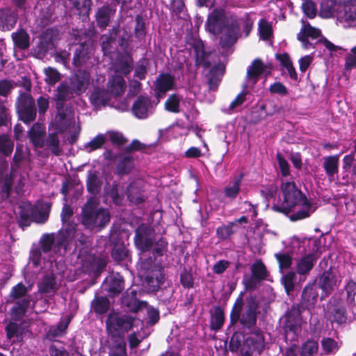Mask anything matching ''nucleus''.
<instances>
[{
  "label": "nucleus",
  "instance_id": "obj_1",
  "mask_svg": "<svg viewBox=\"0 0 356 356\" xmlns=\"http://www.w3.org/2000/svg\"><path fill=\"white\" fill-rule=\"evenodd\" d=\"M282 198H277V188L269 186L260 191L267 206L272 201V209L289 217L291 221H297L310 216L316 208L307 196L297 187L293 181L282 182Z\"/></svg>",
  "mask_w": 356,
  "mask_h": 356
},
{
  "label": "nucleus",
  "instance_id": "obj_2",
  "mask_svg": "<svg viewBox=\"0 0 356 356\" xmlns=\"http://www.w3.org/2000/svg\"><path fill=\"white\" fill-rule=\"evenodd\" d=\"M259 314L257 296L250 294L244 299L241 292L232 307L229 328L233 327V334H261L255 330Z\"/></svg>",
  "mask_w": 356,
  "mask_h": 356
},
{
  "label": "nucleus",
  "instance_id": "obj_3",
  "mask_svg": "<svg viewBox=\"0 0 356 356\" xmlns=\"http://www.w3.org/2000/svg\"><path fill=\"white\" fill-rule=\"evenodd\" d=\"M97 204L96 197H90L82 208L81 222L87 229L101 230L111 220L109 211Z\"/></svg>",
  "mask_w": 356,
  "mask_h": 356
},
{
  "label": "nucleus",
  "instance_id": "obj_4",
  "mask_svg": "<svg viewBox=\"0 0 356 356\" xmlns=\"http://www.w3.org/2000/svg\"><path fill=\"white\" fill-rule=\"evenodd\" d=\"M140 269L144 270L143 286L147 293L157 292L165 281L164 269L152 257L141 258Z\"/></svg>",
  "mask_w": 356,
  "mask_h": 356
},
{
  "label": "nucleus",
  "instance_id": "obj_5",
  "mask_svg": "<svg viewBox=\"0 0 356 356\" xmlns=\"http://www.w3.org/2000/svg\"><path fill=\"white\" fill-rule=\"evenodd\" d=\"M324 309L332 318V322L339 325L350 323L356 318L355 305L348 310L345 301L338 296L332 297Z\"/></svg>",
  "mask_w": 356,
  "mask_h": 356
},
{
  "label": "nucleus",
  "instance_id": "obj_6",
  "mask_svg": "<svg viewBox=\"0 0 356 356\" xmlns=\"http://www.w3.org/2000/svg\"><path fill=\"white\" fill-rule=\"evenodd\" d=\"M73 213L72 207L65 203L60 213L63 227L57 236V248H63L64 250H66L70 243H72L76 227V225L71 220Z\"/></svg>",
  "mask_w": 356,
  "mask_h": 356
},
{
  "label": "nucleus",
  "instance_id": "obj_7",
  "mask_svg": "<svg viewBox=\"0 0 356 356\" xmlns=\"http://www.w3.org/2000/svg\"><path fill=\"white\" fill-rule=\"evenodd\" d=\"M30 303L29 298H24L15 302L10 312L13 318L17 321L9 322L6 327V334H27L29 332L27 330L22 328L18 320L25 316ZM29 334H32V332H29Z\"/></svg>",
  "mask_w": 356,
  "mask_h": 356
},
{
  "label": "nucleus",
  "instance_id": "obj_8",
  "mask_svg": "<svg viewBox=\"0 0 356 356\" xmlns=\"http://www.w3.org/2000/svg\"><path fill=\"white\" fill-rule=\"evenodd\" d=\"M308 242L312 246V251L302 257L296 264V272L300 275H306L311 271L321 253L322 245L320 238H309Z\"/></svg>",
  "mask_w": 356,
  "mask_h": 356
},
{
  "label": "nucleus",
  "instance_id": "obj_9",
  "mask_svg": "<svg viewBox=\"0 0 356 356\" xmlns=\"http://www.w3.org/2000/svg\"><path fill=\"white\" fill-rule=\"evenodd\" d=\"M17 112L19 119L26 124L35 121L37 115V108L33 97L26 93L22 92L16 102Z\"/></svg>",
  "mask_w": 356,
  "mask_h": 356
},
{
  "label": "nucleus",
  "instance_id": "obj_10",
  "mask_svg": "<svg viewBox=\"0 0 356 356\" xmlns=\"http://www.w3.org/2000/svg\"><path fill=\"white\" fill-rule=\"evenodd\" d=\"M232 21L227 16L224 9L215 8L207 16L205 30L213 35H218L229 27Z\"/></svg>",
  "mask_w": 356,
  "mask_h": 356
},
{
  "label": "nucleus",
  "instance_id": "obj_11",
  "mask_svg": "<svg viewBox=\"0 0 356 356\" xmlns=\"http://www.w3.org/2000/svg\"><path fill=\"white\" fill-rule=\"evenodd\" d=\"M154 229L146 223L140 224L135 229L134 243L136 248L141 252L152 250L156 242Z\"/></svg>",
  "mask_w": 356,
  "mask_h": 356
},
{
  "label": "nucleus",
  "instance_id": "obj_12",
  "mask_svg": "<svg viewBox=\"0 0 356 356\" xmlns=\"http://www.w3.org/2000/svg\"><path fill=\"white\" fill-rule=\"evenodd\" d=\"M250 275L245 276L243 284L246 290H254L264 280H268L269 273L261 259H257L250 266Z\"/></svg>",
  "mask_w": 356,
  "mask_h": 356
},
{
  "label": "nucleus",
  "instance_id": "obj_13",
  "mask_svg": "<svg viewBox=\"0 0 356 356\" xmlns=\"http://www.w3.org/2000/svg\"><path fill=\"white\" fill-rule=\"evenodd\" d=\"M57 264L54 260L49 259L44 262V267L48 268L42 275L40 281L38 284V292L41 294L54 293L57 289V276H56Z\"/></svg>",
  "mask_w": 356,
  "mask_h": 356
},
{
  "label": "nucleus",
  "instance_id": "obj_14",
  "mask_svg": "<svg viewBox=\"0 0 356 356\" xmlns=\"http://www.w3.org/2000/svg\"><path fill=\"white\" fill-rule=\"evenodd\" d=\"M141 292L128 289L120 298V306L126 312L137 313L147 307V302L140 300Z\"/></svg>",
  "mask_w": 356,
  "mask_h": 356
},
{
  "label": "nucleus",
  "instance_id": "obj_15",
  "mask_svg": "<svg viewBox=\"0 0 356 356\" xmlns=\"http://www.w3.org/2000/svg\"><path fill=\"white\" fill-rule=\"evenodd\" d=\"M302 312L294 305L288 309L284 316L280 319V326L284 330V334H297L302 323L301 313Z\"/></svg>",
  "mask_w": 356,
  "mask_h": 356
},
{
  "label": "nucleus",
  "instance_id": "obj_16",
  "mask_svg": "<svg viewBox=\"0 0 356 356\" xmlns=\"http://www.w3.org/2000/svg\"><path fill=\"white\" fill-rule=\"evenodd\" d=\"M134 321L135 318L131 316L110 314L106 321L107 330L128 332L133 327Z\"/></svg>",
  "mask_w": 356,
  "mask_h": 356
},
{
  "label": "nucleus",
  "instance_id": "obj_17",
  "mask_svg": "<svg viewBox=\"0 0 356 356\" xmlns=\"http://www.w3.org/2000/svg\"><path fill=\"white\" fill-rule=\"evenodd\" d=\"M318 290L316 283L308 284L305 286L301 295V300L298 305H295L298 307L302 312L307 310L311 313V310L314 308L318 298Z\"/></svg>",
  "mask_w": 356,
  "mask_h": 356
},
{
  "label": "nucleus",
  "instance_id": "obj_18",
  "mask_svg": "<svg viewBox=\"0 0 356 356\" xmlns=\"http://www.w3.org/2000/svg\"><path fill=\"white\" fill-rule=\"evenodd\" d=\"M109 241L113 246L111 254L114 261L120 262L131 260L130 252L118 234H111Z\"/></svg>",
  "mask_w": 356,
  "mask_h": 356
},
{
  "label": "nucleus",
  "instance_id": "obj_19",
  "mask_svg": "<svg viewBox=\"0 0 356 356\" xmlns=\"http://www.w3.org/2000/svg\"><path fill=\"white\" fill-rule=\"evenodd\" d=\"M115 72L127 76L134 68V60L130 53L127 51L118 52L113 63Z\"/></svg>",
  "mask_w": 356,
  "mask_h": 356
},
{
  "label": "nucleus",
  "instance_id": "obj_20",
  "mask_svg": "<svg viewBox=\"0 0 356 356\" xmlns=\"http://www.w3.org/2000/svg\"><path fill=\"white\" fill-rule=\"evenodd\" d=\"M125 194L127 200L136 205L143 203L147 199L144 186L139 181L130 182L127 186Z\"/></svg>",
  "mask_w": 356,
  "mask_h": 356
},
{
  "label": "nucleus",
  "instance_id": "obj_21",
  "mask_svg": "<svg viewBox=\"0 0 356 356\" xmlns=\"http://www.w3.org/2000/svg\"><path fill=\"white\" fill-rule=\"evenodd\" d=\"M151 99L148 96L139 95L134 101L131 111L138 119H145L152 113Z\"/></svg>",
  "mask_w": 356,
  "mask_h": 356
},
{
  "label": "nucleus",
  "instance_id": "obj_22",
  "mask_svg": "<svg viewBox=\"0 0 356 356\" xmlns=\"http://www.w3.org/2000/svg\"><path fill=\"white\" fill-rule=\"evenodd\" d=\"M192 48L195 54V66H202L204 69L210 67V53L206 51L203 41L200 39L194 40L192 43Z\"/></svg>",
  "mask_w": 356,
  "mask_h": 356
},
{
  "label": "nucleus",
  "instance_id": "obj_23",
  "mask_svg": "<svg viewBox=\"0 0 356 356\" xmlns=\"http://www.w3.org/2000/svg\"><path fill=\"white\" fill-rule=\"evenodd\" d=\"M154 93L157 99L162 98L175 86V78L170 73L160 74L155 81Z\"/></svg>",
  "mask_w": 356,
  "mask_h": 356
},
{
  "label": "nucleus",
  "instance_id": "obj_24",
  "mask_svg": "<svg viewBox=\"0 0 356 356\" xmlns=\"http://www.w3.org/2000/svg\"><path fill=\"white\" fill-rule=\"evenodd\" d=\"M225 31V33L220 38V45L224 51H227L238 40L239 26L237 22H231V24Z\"/></svg>",
  "mask_w": 356,
  "mask_h": 356
},
{
  "label": "nucleus",
  "instance_id": "obj_25",
  "mask_svg": "<svg viewBox=\"0 0 356 356\" xmlns=\"http://www.w3.org/2000/svg\"><path fill=\"white\" fill-rule=\"evenodd\" d=\"M337 277L332 271L331 267L327 270H325L319 279V289L322 290L321 300H323L325 296L330 294L337 286Z\"/></svg>",
  "mask_w": 356,
  "mask_h": 356
},
{
  "label": "nucleus",
  "instance_id": "obj_26",
  "mask_svg": "<svg viewBox=\"0 0 356 356\" xmlns=\"http://www.w3.org/2000/svg\"><path fill=\"white\" fill-rule=\"evenodd\" d=\"M57 113L55 116L54 127L58 133L65 132L71 125L69 114L71 112L67 106H56Z\"/></svg>",
  "mask_w": 356,
  "mask_h": 356
},
{
  "label": "nucleus",
  "instance_id": "obj_27",
  "mask_svg": "<svg viewBox=\"0 0 356 356\" xmlns=\"http://www.w3.org/2000/svg\"><path fill=\"white\" fill-rule=\"evenodd\" d=\"M111 97L107 90L103 88L96 87L90 93L89 99L94 108L97 110H99L102 107L109 105Z\"/></svg>",
  "mask_w": 356,
  "mask_h": 356
},
{
  "label": "nucleus",
  "instance_id": "obj_28",
  "mask_svg": "<svg viewBox=\"0 0 356 356\" xmlns=\"http://www.w3.org/2000/svg\"><path fill=\"white\" fill-rule=\"evenodd\" d=\"M115 12V6L113 5H103L99 8L95 13L97 26L102 29H106Z\"/></svg>",
  "mask_w": 356,
  "mask_h": 356
},
{
  "label": "nucleus",
  "instance_id": "obj_29",
  "mask_svg": "<svg viewBox=\"0 0 356 356\" xmlns=\"http://www.w3.org/2000/svg\"><path fill=\"white\" fill-rule=\"evenodd\" d=\"M93 51L92 46L88 43H81L76 49L72 63L75 67H81L90 58Z\"/></svg>",
  "mask_w": 356,
  "mask_h": 356
},
{
  "label": "nucleus",
  "instance_id": "obj_30",
  "mask_svg": "<svg viewBox=\"0 0 356 356\" xmlns=\"http://www.w3.org/2000/svg\"><path fill=\"white\" fill-rule=\"evenodd\" d=\"M40 249L44 253H47L50 252L52 248H54V251L57 253L59 252L60 254H66L67 251L70 250V246L72 245V243H70L67 249L66 250H64L63 248H57V239H55V236L53 233L44 234L40 240Z\"/></svg>",
  "mask_w": 356,
  "mask_h": 356
},
{
  "label": "nucleus",
  "instance_id": "obj_31",
  "mask_svg": "<svg viewBox=\"0 0 356 356\" xmlns=\"http://www.w3.org/2000/svg\"><path fill=\"white\" fill-rule=\"evenodd\" d=\"M109 356H127L126 343L122 335H108Z\"/></svg>",
  "mask_w": 356,
  "mask_h": 356
},
{
  "label": "nucleus",
  "instance_id": "obj_32",
  "mask_svg": "<svg viewBox=\"0 0 356 356\" xmlns=\"http://www.w3.org/2000/svg\"><path fill=\"white\" fill-rule=\"evenodd\" d=\"M45 127L39 123L33 124L29 131V137L33 147L42 148L45 145Z\"/></svg>",
  "mask_w": 356,
  "mask_h": 356
},
{
  "label": "nucleus",
  "instance_id": "obj_33",
  "mask_svg": "<svg viewBox=\"0 0 356 356\" xmlns=\"http://www.w3.org/2000/svg\"><path fill=\"white\" fill-rule=\"evenodd\" d=\"M17 14L10 8L0 9V30L10 31L13 29L17 22Z\"/></svg>",
  "mask_w": 356,
  "mask_h": 356
},
{
  "label": "nucleus",
  "instance_id": "obj_34",
  "mask_svg": "<svg viewBox=\"0 0 356 356\" xmlns=\"http://www.w3.org/2000/svg\"><path fill=\"white\" fill-rule=\"evenodd\" d=\"M225 67L222 63H218L213 65L208 75L209 88L211 90L216 91L222 78L224 75Z\"/></svg>",
  "mask_w": 356,
  "mask_h": 356
},
{
  "label": "nucleus",
  "instance_id": "obj_35",
  "mask_svg": "<svg viewBox=\"0 0 356 356\" xmlns=\"http://www.w3.org/2000/svg\"><path fill=\"white\" fill-rule=\"evenodd\" d=\"M343 2L355 3L356 0H321L320 3L319 16L322 18L332 17L336 10L338 4Z\"/></svg>",
  "mask_w": 356,
  "mask_h": 356
},
{
  "label": "nucleus",
  "instance_id": "obj_36",
  "mask_svg": "<svg viewBox=\"0 0 356 356\" xmlns=\"http://www.w3.org/2000/svg\"><path fill=\"white\" fill-rule=\"evenodd\" d=\"M126 89L125 80L121 75L112 76L107 83V90L111 96H121Z\"/></svg>",
  "mask_w": 356,
  "mask_h": 356
},
{
  "label": "nucleus",
  "instance_id": "obj_37",
  "mask_svg": "<svg viewBox=\"0 0 356 356\" xmlns=\"http://www.w3.org/2000/svg\"><path fill=\"white\" fill-rule=\"evenodd\" d=\"M102 181L99 177L97 170H89L87 175L86 189L87 191L95 197L102 189Z\"/></svg>",
  "mask_w": 356,
  "mask_h": 356
},
{
  "label": "nucleus",
  "instance_id": "obj_38",
  "mask_svg": "<svg viewBox=\"0 0 356 356\" xmlns=\"http://www.w3.org/2000/svg\"><path fill=\"white\" fill-rule=\"evenodd\" d=\"M74 92V90L67 82H61L55 93L56 106H65V102L70 99Z\"/></svg>",
  "mask_w": 356,
  "mask_h": 356
},
{
  "label": "nucleus",
  "instance_id": "obj_39",
  "mask_svg": "<svg viewBox=\"0 0 356 356\" xmlns=\"http://www.w3.org/2000/svg\"><path fill=\"white\" fill-rule=\"evenodd\" d=\"M257 339H250L247 340V346L248 350L244 351V348L242 349V356H257L259 355L264 347V339L263 335H256Z\"/></svg>",
  "mask_w": 356,
  "mask_h": 356
},
{
  "label": "nucleus",
  "instance_id": "obj_40",
  "mask_svg": "<svg viewBox=\"0 0 356 356\" xmlns=\"http://www.w3.org/2000/svg\"><path fill=\"white\" fill-rule=\"evenodd\" d=\"M124 278L119 273H116L111 277L109 282L105 286L108 294L111 297H115L119 295L124 289Z\"/></svg>",
  "mask_w": 356,
  "mask_h": 356
},
{
  "label": "nucleus",
  "instance_id": "obj_41",
  "mask_svg": "<svg viewBox=\"0 0 356 356\" xmlns=\"http://www.w3.org/2000/svg\"><path fill=\"white\" fill-rule=\"evenodd\" d=\"M134 168V157L128 154L120 157L116 165L115 174L123 176L129 174Z\"/></svg>",
  "mask_w": 356,
  "mask_h": 356
},
{
  "label": "nucleus",
  "instance_id": "obj_42",
  "mask_svg": "<svg viewBox=\"0 0 356 356\" xmlns=\"http://www.w3.org/2000/svg\"><path fill=\"white\" fill-rule=\"evenodd\" d=\"M266 68L267 65L260 58H255L252 65L248 66L246 76L249 79H252L255 83L260 76L266 72Z\"/></svg>",
  "mask_w": 356,
  "mask_h": 356
},
{
  "label": "nucleus",
  "instance_id": "obj_43",
  "mask_svg": "<svg viewBox=\"0 0 356 356\" xmlns=\"http://www.w3.org/2000/svg\"><path fill=\"white\" fill-rule=\"evenodd\" d=\"M89 83V75L85 71L76 73L72 79L70 85L76 94L83 92Z\"/></svg>",
  "mask_w": 356,
  "mask_h": 356
},
{
  "label": "nucleus",
  "instance_id": "obj_44",
  "mask_svg": "<svg viewBox=\"0 0 356 356\" xmlns=\"http://www.w3.org/2000/svg\"><path fill=\"white\" fill-rule=\"evenodd\" d=\"M14 45L20 50L28 49L30 47V35L26 30L20 29L11 34Z\"/></svg>",
  "mask_w": 356,
  "mask_h": 356
},
{
  "label": "nucleus",
  "instance_id": "obj_45",
  "mask_svg": "<svg viewBox=\"0 0 356 356\" xmlns=\"http://www.w3.org/2000/svg\"><path fill=\"white\" fill-rule=\"evenodd\" d=\"M110 308V300L106 296H101L95 294L94 299L91 301L90 309L97 315L107 313Z\"/></svg>",
  "mask_w": 356,
  "mask_h": 356
},
{
  "label": "nucleus",
  "instance_id": "obj_46",
  "mask_svg": "<svg viewBox=\"0 0 356 356\" xmlns=\"http://www.w3.org/2000/svg\"><path fill=\"white\" fill-rule=\"evenodd\" d=\"M147 23L142 15L135 17V26L134 29V37L140 42H145L147 34Z\"/></svg>",
  "mask_w": 356,
  "mask_h": 356
},
{
  "label": "nucleus",
  "instance_id": "obj_47",
  "mask_svg": "<svg viewBox=\"0 0 356 356\" xmlns=\"http://www.w3.org/2000/svg\"><path fill=\"white\" fill-rule=\"evenodd\" d=\"M19 216L17 222L20 227L24 229L29 227L31 222H33V209L31 206L19 205Z\"/></svg>",
  "mask_w": 356,
  "mask_h": 356
},
{
  "label": "nucleus",
  "instance_id": "obj_48",
  "mask_svg": "<svg viewBox=\"0 0 356 356\" xmlns=\"http://www.w3.org/2000/svg\"><path fill=\"white\" fill-rule=\"evenodd\" d=\"M281 282L288 296L293 295L297 284V275L294 271H289L286 273L282 272Z\"/></svg>",
  "mask_w": 356,
  "mask_h": 356
},
{
  "label": "nucleus",
  "instance_id": "obj_49",
  "mask_svg": "<svg viewBox=\"0 0 356 356\" xmlns=\"http://www.w3.org/2000/svg\"><path fill=\"white\" fill-rule=\"evenodd\" d=\"M339 155H332L325 157L323 168L327 177H333L339 171Z\"/></svg>",
  "mask_w": 356,
  "mask_h": 356
},
{
  "label": "nucleus",
  "instance_id": "obj_50",
  "mask_svg": "<svg viewBox=\"0 0 356 356\" xmlns=\"http://www.w3.org/2000/svg\"><path fill=\"white\" fill-rule=\"evenodd\" d=\"M243 174L241 173L237 177L234 179L232 185L227 186L225 187L223 193L225 197L233 200H234L241 191V186Z\"/></svg>",
  "mask_w": 356,
  "mask_h": 356
},
{
  "label": "nucleus",
  "instance_id": "obj_51",
  "mask_svg": "<svg viewBox=\"0 0 356 356\" xmlns=\"http://www.w3.org/2000/svg\"><path fill=\"white\" fill-rule=\"evenodd\" d=\"M184 102V97L177 93L171 94L165 102V109L170 113H178L181 112V104Z\"/></svg>",
  "mask_w": 356,
  "mask_h": 356
},
{
  "label": "nucleus",
  "instance_id": "obj_52",
  "mask_svg": "<svg viewBox=\"0 0 356 356\" xmlns=\"http://www.w3.org/2000/svg\"><path fill=\"white\" fill-rule=\"evenodd\" d=\"M119 33V26H113L108 32L105 40L102 43V49L104 54H108L113 52L112 44L115 42Z\"/></svg>",
  "mask_w": 356,
  "mask_h": 356
},
{
  "label": "nucleus",
  "instance_id": "obj_53",
  "mask_svg": "<svg viewBox=\"0 0 356 356\" xmlns=\"http://www.w3.org/2000/svg\"><path fill=\"white\" fill-rule=\"evenodd\" d=\"M350 5L344 6L343 13L340 15L342 22L348 26L356 27V5L349 3Z\"/></svg>",
  "mask_w": 356,
  "mask_h": 356
},
{
  "label": "nucleus",
  "instance_id": "obj_54",
  "mask_svg": "<svg viewBox=\"0 0 356 356\" xmlns=\"http://www.w3.org/2000/svg\"><path fill=\"white\" fill-rule=\"evenodd\" d=\"M108 195L115 205L122 206L123 204L124 195L120 190V186L118 181H113L108 191Z\"/></svg>",
  "mask_w": 356,
  "mask_h": 356
},
{
  "label": "nucleus",
  "instance_id": "obj_55",
  "mask_svg": "<svg viewBox=\"0 0 356 356\" xmlns=\"http://www.w3.org/2000/svg\"><path fill=\"white\" fill-rule=\"evenodd\" d=\"M258 32L261 40H269L273 34L271 23L267 19L261 18L258 24Z\"/></svg>",
  "mask_w": 356,
  "mask_h": 356
},
{
  "label": "nucleus",
  "instance_id": "obj_56",
  "mask_svg": "<svg viewBox=\"0 0 356 356\" xmlns=\"http://www.w3.org/2000/svg\"><path fill=\"white\" fill-rule=\"evenodd\" d=\"M106 138L103 134H99L90 141L83 145V149L90 153L98 149H100L106 143Z\"/></svg>",
  "mask_w": 356,
  "mask_h": 356
},
{
  "label": "nucleus",
  "instance_id": "obj_57",
  "mask_svg": "<svg viewBox=\"0 0 356 356\" xmlns=\"http://www.w3.org/2000/svg\"><path fill=\"white\" fill-rule=\"evenodd\" d=\"M52 44L51 40H47L46 38H40L33 49V52L35 57L42 58L48 53L51 49Z\"/></svg>",
  "mask_w": 356,
  "mask_h": 356
},
{
  "label": "nucleus",
  "instance_id": "obj_58",
  "mask_svg": "<svg viewBox=\"0 0 356 356\" xmlns=\"http://www.w3.org/2000/svg\"><path fill=\"white\" fill-rule=\"evenodd\" d=\"M45 145L49 148L52 154L56 156L60 155V140L57 133H49L45 140Z\"/></svg>",
  "mask_w": 356,
  "mask_h": 356
},
{
  "label": "nucleus",
  "instance_id": "obj_59",
  "mask_svg": "<svg viewBox=\"0 0 356 356\" xmlns=\"http://www.w3.org/2000/svg\"><path fill=\"white\" fill-rule=\"evenodd\" d=\"M168 242L163 237L159 238V240L156 239V242L154 243V247L152 248V256H149V257H152L154 259V262L158 257L163 256L164 253L168 250Z\"/></svg>",
  "mask_w": 356,
  "mask_h": 356
},
{
  "label": "nucleus",
  "instance_id": "obj_60",
  "mask_svg": "<svg viewBox=\"0 0 356 356\" xmlns=\"http://www.w3.org/2000/svg\"><path fill=\"white\" fill-rule=\"evenodd\" d=\"M224 321V309L220 306H214L211 327L217 331L222 327Z\"/></svg>",
  "mask_w": 356,
  "mask_h": 356
},
{
  "label": "nucleus",
  "instance_id": "obj_61",
  "mask_svg": "<svg viewBox=\"0 0 356 356\" xmlns=\"http://www.w3.org/2000/svg\"><path fill=\"white\" fill-rule=\"evenodd\" d=\"M149 60L146 58H140L135 67L134 76L139 80H144L147 74Z\"/></svg>",
  "mask_w": 356,
  "mask_h": 356
},
{
  "label": "nucleus",
  "instance_id": "obj_62",
  "mask_svg": "<svg viewBox=\"0 0 356 356\" xmlns=\"http://www.w3.org/2000/svg\"><path fill=\"white\" fill-rule=\"evenodd\" d=\"M341 343L339 339H335L331 337H325L321 341L323 349L326 353H335L339 350Z\"/></svg>",
  "mask_w": 356,
  "mask_h": 356
},
{
  "label": "nucleus",
  "instance_id": "obj_63",
  "mask_svg": "<svg viewBox=\"0 0 356 356\" xmlns=\"http://www.w3.org/2000/svg\"><path fill=\"white\" fill-rule=\"evenodd\" d=\"M275 257L279 264V269L280 273L284 270L289 268L292 264V257L288 252H277L275 254Z\"/></svg>",
  "mask_w": 356,
  "mask_h": 356
},
{
  "label": "nucleus",
  "instance_id": "obj_64",
  "mask_svg": "<svg viewBox=\"0 0 356 356\" xmlns=\"http://www.w3.org/2000/svg\"><path fill=\"white\" fill-rule=\"evenodd\" d=\"M14 149V141L7 135L0 136V153L8 156L11 154Z\"/></svg>",
  "mask_w": 356,
  "mask_h": 356
}]
</instances>
